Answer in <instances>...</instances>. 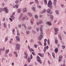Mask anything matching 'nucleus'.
Listing matches in <instances>:
<instances>
[{"mask_svg":"<svg viewBox=\"0 0 66 66\" xmlns=\"http://www.w3.org/2000/svg\"><path fill=\"white\" fill-rule=\"evenodd\" d=\"M52 55L54 58H55V54L54 53H52Z\"/></svg>","mask_w":66,"mask_h":66,"instance_id":"nucleus-30","label":"nucleus"},{"mask_svg":"<svg viewBox=\"0 0 66 66\" xmlns=\"http://www.w3.org/2000/svg\"><path fill=\"white\" fill-rule=\"evenodd\" d=\"M50 18L51 19V20H52L53 19V18H54V17H53V15H51L50 16Z\"/></svg>","mask_w":66,"mask_h":66,"instance_id":"nucleus-15","label":"nucleus"},{"mask_svg":"<svg viewBox=\"0 0 66 66\" xmlns=\"http://www.w3.org/2000/svg\"><path fill=\"white\" fill-rule=\"evenodd\" d=\"M57 33H58V32H55V35H56V34H57Z\"/></svg>","mask_w":66,"mask_h":66,"instance_id":"nucleus-62","label":"nucleus"},{"mask_svg":"<svg viewBox=\"0 0 66 66\" xmlns=\"http://www.w3.org/2000/svg\"><path fill=\"white\" fill-rule=\"evenodd\" d=\"M23 12H27V8H25L24 10L23 11Z\"/></svg>","mask_w":66,"mask_h":66,"instance_id":"nucleus-23","label":"nucleus"},{"mask_svg":"<svg viewBox=\"0 0 66 66\" xmlns=\"http://www.w3.org/2000/svg\"><path fill=\"white\" fill-rule=\"evenodd\" d=\"M34 3V2H30V5H31L32 3Z\"/></svg>","mask_w":66,"mask_h":66,"instance_id":"nucleus-58","label":"nucleus"},{"mask_svg":"<svg viewBox=\"0 0 66 66\" xmlns=\"http://www.w3.org/2000/svg\"><path fill=\"white\" fill-rule=\"evenodd\" d=\"M37 61L39 63H40V64H42V61H40V58L38 56H37Z\"/></svg>","mask_w":66,"mask_h":66,"instance_id":"nucleus-3","label":"nucleus"},{"mask_svg":"<svg viewBox=\"0 0 66 66\" xmlns=\"http://www.w3.org/2000/svg\"><path fill=\"white\" fill-rule=\"evenodd\" d=\"M31 9L32 10L34 11H35V9L34 7H31Z\"/></svg>","mask_w":66,"mask_h":66,"instance_id":"nucleus-26","label":"nucleus"},{"mask_svg":"<svg viewBox=\"0 0 66 66\" xmlns=\"http://www.w3.org/2000/svg\"><path fill=\"white\" fill-rule=\"evenodd\" d=\"M18 0H16L15 1V3H16L17 4V3H18L19 2V1H18Z\"/></svg>","mask_w":66,"mask_h":66,"instance_id":"nucleus-41","label":"nucleus"},{"mask_svg":"<svg viewBox=\"0 0 66 66\" xmlns=\"http://www.w3.org/2000/svg\"><path fill=\"white\" fill-rule=\"evenodd\" d=\"M32 53L33 55H35V54L34 52H32Z\"/></svg>","mask_w":66,"mask_h":66,"instance_id":"nucleus-47","label":"nucleus"},{"mask_svg":"<svg viewBox=\"0 0 66 66\" xmlns=\"http://www.w3.org/2000/svg\"><path fill=\"white\" fill-rule=\"evenodd\" d=\"M35 18L37 19V18H38V16H37V15H35Z\"/></svg>","mask_w":66,"mask_h":66,"instance_id":"nucleus-34","label":"nucleus"},{"mask_svg":"<svg viewBox=\"0 0 66 66\" xmlns=\"http://www.w3.org/2000/svg\"><path fill=\"white\" fill-rule=\"evenodd\" d=\"M47 43L49 45H50V42H49V39H48L47 40Z\"/></svg>","mask_w":66,"mask_h":66,"instance_id":"nucleus-38","label":"nucleus"},{"mask_svg":"<svg viewBox=\"0 0 66 66\" xmlns=\"http://www.w3.org/2000/svg\"><path fill=\"white\" fill-rule=\"evenodd\" d=\"M28 15H29L30 17L32 16V14L31 13H30V12H28Z\"/></svg>","mask_w":66,"mask_h":66,"instance_id":"nucleus-21","label":"nucleus"},{"mask_svg":"<svg viewBox=\"0 0 66 66\" xmlns=\"http://www.w3.org/2000/svg\"><path fill=\"white\" fill-rule=\"evenodd\" d=\"M32 57H33V56H32V55L31 54L30 55V58L31 59H32Z\"/></svg>","mask_w":66,"mask_h":66,"instance_id":"nucleus-59","label":"nucleus"},{"mask_svg":"<svg viewBox=\"0 0 66 66\" xmlns=\"http://www.w3.org/2000/svg\"><path fill=\"white\" fill-rule=\"evenodd\" d=\"M30 51H33V52L34 51L33 50L32 48H31L30 49Z\"/></svg>","mask_w":66,"mask_h":66,"instance_id":"nucleus-60","label":"nucleus"},{"mask_svg":"<svg viewBox=\"0 0 66 66\" xmlns=\"http://www.w3.org/2000/svg\"><path fill=\"white\" fill-rule=\"evenodd\" d=\"M46 12V10L45 9H44L43 10V11L41 12V14H43V13H45V12Z\"/></svg>","mask_w":66,"mask_h":66,"instance_id":"nucleus-17","label":"nucleus"},{"mask_svg":"<svg viewBox=\"0 0 66 66\" xmlns=\"http://www.w3.org/2000/svg\"><path fill=\"white\" fill-rule=\"evenodd\" d=\"M39 4H38V8H39V9H40V8H41V7H42L41 6H40L39 5Z\"/></svg>","mask_w":66,"mask_h":66,"instance_id":"nucleus-39","label":"nucleus"},{"mask_svg":"<svg viewBox=\"0 0 66 66\" xmlns=\"http://www.w3.org/2000/svg\"><path fill=\"white\" fill-rule=\"evenodd\" d=\"M62 59V56L60 55V56L59 58V61L60 62L61 61Z\"/></svg>","mask_w":66,"mask_h":66,"instance_id":"nucleus-7","label":"nucleus"},{"mask_svg":"<svg viewBox=\"0 0 66 66\" xmlns=\"http://www.w3.org/2000/svg\"><path fill=\"white\" fill-rule=\"evenodd\" d=\"M28 49H29V50L30 51V46L28 45Z\"/></svg>","mask_w":66,"mask_h":66,"instance_id":"nucleus-55","label":"nucleus"},{"mask_svg":"<svg viewBox=\"0 0 66 66\" xmlns=\"http://www.w3.org/2000/svg\"><path fill=\"white\" fill-rule=\"evenodd\" d=\"M3 26H4V27L5 28H6V24L5 23V22L4 23Z\"/></svg>","mask_w":66,"mask_h":66,"instance_id":"nucleus-19","label":"nucleus"},{"mask_svg":"<svg viewBox=\"0 0 66 66\" xmlns=\"http://www.w3.org/2000/svg\"><path fill=\"white\" fill-rule=\"evenodd\" d=\"M24 54H25V56H24V59H27L28 58V55L27 53H24Z\"/></svg>","mask_w":66,"mask_h":66,"instance_id":"nucleus-5","label":"nucleus"},{"mask_svg":"<svg viewBox=\"0 0 66 66\" xmlns=\"http://www.w3.org/2000/svg\"><path fill=\"white\" fill-rule=\"evenodd\" d=\"M41 23H43V21L42 20H41L39 21V24H41Z\"/></svg>","mask_w":66,"mask_h":66,"instance_id":"nucleus-32","label":"nucleus"},{"mask_svg":"<svg viewBox=\"0 0 66 66\" xmlns=\"http://www.w3.org/2000/svg\"><path fill=\"white\" fill-rule=\"evenodd\" d=\"M15 6H16V8H18V5H16Z\"/></svg>","mask_w":66,"mask_h":66,"instance_id":"nucleus-61","label":"nucleus"},{"mask_svg":"<svg viewBox=\"0 0 66 66\" xmlns=\"http://www.w3.org/2000/svg\"><path fill=\"white\" fill-rule=\"evenodd\" d=\"M22 26L23 27H24V28L25 29H27V27L26 26V24H23V23H22Z\"/></svg>","mask_w":66,"mask_h":66,"instance_id":"nucleus-10","label":"nucleus"},{"mask_svg":"<svg viewBox=\"0 0 66 66\" xmlns=\"http://www.w3.org/2000/svg\"><path fill=\"white\" fill-rule=\"evenodd\" d=\"M52 4V3L51 1L50 0L48 3V6L49 7L50 9H52V6L51 5Z\"/></svg>","mask_w":66,"mask_h":66,"instance_id":"nucleus-2","label":"nucleus"},{"mask_svg":"<svg viewBox=\"0 0 66 66\" xmlns=\"http://www.w3.org/2000/svg\"><path fill=\"white\" fill-rule=\"evenodd\" d=\"M54 30L55 32H58L59 31V29L57 28H54Z\"/></svg>","mask_w":66,"mask_h":66,"instance_id":"nucleus-12","label":"nucleus"},{"mask_svg":"<svg viewBox=\"0 0 66 66\" xmlns=\"http://www.w3.org/2000/svg\"><path fill=\"white\" fill-rule=\"evenodd\" d=\"M36 24L38 26H39V22H36Z\"/></svg>","mask_w":66,"mask_h":66,"instance_id":"nucleus-45","label":"nucleus"},{"mask_svg":"<svg viewBox=\"0 0 66 66\" xmlns=\"http://www.w3.org/2000/svg\"><path fill=\"white\" fill-rule=\"evenodd\" d=\"M19 31L18 30L17 31V35H18V36H19L20 35V34H19Z\"/></svg>","mask_w":66,"mask_h":66,"instance_id":"nucleus-31","label":"nucleus"},{"mask_svg":"<svg viewBox=\"0 0 66 66\" xmlns=\"http://www.w3.org/2000/svg\"><path fill=\"white\" fill-rule=\"evenodd\" d=\"M57 42H58V41L56 39H55V44H57Z\"/></svg>","mask_w":66,"mask_h":66,"instance_id":"nucleus-29","label":"nucleus"},{"mask_svg":"<svg viewBox=\"0 0 66 66\" xmlns=\"http://www.w3.org/2000/svg\"><path fill=\"white\" fill-rule=\"evenodd\" d=\"M42 35H40L38 37V39L39 40H41L42 39Z\"/></svg>","mask_w":66,"mask_h":66,"instance_id":"nucleus-6","label":"nucleus"},{"mask_svg":"<svg viewBox=\"0 0 66 66\" xmlns=\"http://www.w3.org/2000/svg\"><path fill=\"white\" fill-rule=\"evenodd\" d=\"M36 30L37 31V32H38L39 30V28L37 27L36 28Z\"/></svg>","mask_w":66,"mask_h":66,"instance_id":"nucleus-35","label":"nucleus"},{"mask_svg":"<svg viewBox=\"0 0 66 66\" xmlns=\"http://www.w3.org/2000/svg\"><path fill=\"white\" fill-rule=\"evenodd\" d=\"M44 46H46V45H47V44H46V43H44Z\"/></svg>","mask_w":66,"mask_h":66,"instance_id":"nucleus-56","label":"nucleus"},{"mask_svg":"<svg viewBox=\"0 0 66 66\" xmlns=\"http://www.w3.org/2000/svg\"><path fill=\"white\" fill-rule=\"evenodd\" d=\"M44 2L45 3V4H47V2L46 0H44Z\"/></svg>","mask_w":66,"mask_h":66,"instance_id":"nucleus-43","label":"nucleus"},{"mask_svg":"<svg viewBox=\"0 0 66 66\" xmlns=\"http://www.w3.org/2000/svg\"><path fill=\"white\" fill-rule=\"evenodd\" d=\"M13 16H15V12H14L12 14V15Z\"/></svg>","mask_w":66,"mask_h":66,"instance_id":"nucleus-54","label":"nucleus"},{"mask_svg":"<svg viewBox=\"0 0 66 66\" xmlns=\"http://www.w3.org/2000/svg\"><path fill=\"white\" fill-rule=\"evenodd\" d=\"M62 48L63 49H65V46L62 45Z\"/></svg>","mask_w":66,"mask_h":66,"instance_id":"nucleus-36","label":"nucleus"},{"mask_svg":"<svg viewBox=\"0 0 66 66\" xmlns=\"http://www.w3.org/2000/svg\"><path fill=\"white\" fill-rule=\"evenodd\" d=\"M25 19V18H23L22 19V20L23 21Z\"/></svg>","mask_w":66,"mask_h":66,"instance_id":"nucleus-57","label":"nucleus"},{"mask_svg":"<svg viewBox=\"0 0 66 66\" xmlns=\"http://www.w3.org/2000/svg\"><path fill=\"white\" fill-rule=\"evenodd\" d=\"M46 23L47 24H48V25L49 26H51V23L48 22H46Z\"/></svg>","mask_w":66,"mask_h":66,"instance_id":"nucleus-22","label":"nucleus"},{"mask_svg":"<svg viewBox=\"0 0 66 66\" xmlns=\"http://www.w3.org/2000/svg\"><path fill=\"white\" fill-rule=\"evenodd\" d=\"M50 12H51V9H48L47 10V13H49V14L50 13Z\"/></svg>","mask_w":66,"mask_h":66,"instance_id":"nucleus-13","label":"nucleus"},{"mask_svg":"<svg viewBox=\"0 0 66 66\" xmlns=\"http://www.w3.org/2000/svg\"><path fill=\"white\" fill-rule=\"evenodd\" d=\"M47 49H48V46H47L46 47H44V52H46V50L47 49Z\"/></svg>","mask_w":66,"mask_h":66,"instance_id":"nucleus-9","label":"nucleus"},{"mask_svg":"<svg viewBox=\"0 0 66 66\" xmlns=\"http://www.w3.org/2000/svg\"><path fill=\"white\" fill-rule=\"evenodd\" d=\"M21 11V9H19L18 10V13H20Z\"/></svg>","mask_w":66,"mask_h":66,"instance_id":"nucleus-24","label":"nucleus"},{"mask_svg":"<svg viewBox=\"0 0 66 66\" xmlns=\"http://www.w3.org/2000/svg\"><path fill=\"white\" fill-rule=\"evenodd\" d=\"M32 29V27L31 26H29L27 28V30H31Z\"/></svg>","mask_w":66,"mask_h":66,"instance_id":"nucleus-27","label":"nucleus"},{"mask_svg":"<svg viewBox=\"0 0 66 66\" xmlns=\"http://www.w3.org/2000/svg\"><path fill=\"white\" fill-rule=\"evenodd\" d=\"M31 24H33V21H31Z\"/></svg>","mask_w":66,"mask_h":66,"instance_id":"nucleus-51","label":"nucleus"},{"mask_svg":"<svg viewBox=\"0 0 66 66\" xmlns=\"http://www.w3.org/2000/svg\"><path fill=\"white\" fill-rule=\"evenodd\" d=\"M16 47L17 50H19L20 49V45L19 44L17 43L16 45Z\"/></svg>","mask_w":66,"mask_h":66,"instance_id":"nucleus-4","label":"nucleus"},{"mask_svg":"<svg viewBox=\"0 0 66 66\" xmlns=\"http://www.w3.org/2000/svg\"><path fill=\"white\" fill-rule=\"evenodd\" d=\"M23 16V14L22 13H21L20 14V18L19 19H21V18H22V17Z\"/></svg>","mask_w":66,"mask_h":66,"instance_id":"nucleus-11","label":"nucleus"},{"mask_svg":"<svg viewBox=\"0 0 66 66\" xmlns=\"http://www.w3.org/2000/svg\"><path fill=\"white\" fill-rule=\"evenodd\" d=\"M11 19H15V17L12 15L11 16Z\"/></svg>","mask_w":66,"mask_h":66,"instance_id":"nucleus-25","label":"nucleus"},{"mask_svg":"<svg viewBox=\"0 0 66 66\" xmlns=\"http://www.w3.org/2000/svg\"><path fill=\"white\" fill-rule=\"evenodd\" d=\"M16 39L17 41L18 42H19V40H20V39H19V37L18 36H16Z\"/></svg>","mask_w":66,"mask_h":66,"instance_id":"nucleus-8","label":"nucleus"},{"mask_svg":"<svg viewBox=\"0 0 66 66\" xmlns=\"http://www.w3.org/2000/svg\"><path fill=\"white\" fill-rule=\"evenodd\" d=\"M34 46L35 48H37V45H36L35 44H34Z\"/></svg>","mask_w":66,"mask_h":66,"instance_id":"nucleus-49","label":"nucleus"},{"mask_svg":"<svg viewBox=\"0 0 66 66\" xmlns=\"http://www.w3.org/2000/svg\"><path fill=\"white\" fill-rule=\"evenodd\" d=\"M33 41H34L33 40L31 39L30 40V42H33Z\"/></svg>","mask_w":66,"mask_h":66,"instance_id":"nucleus-63","label":"nucleus"},{"mask_svg":"<svg viewBox=\"0 0 66 66\" xmlns=\"http://www.w3.org/2000/svg\"><path fill=\"white\" fill-rule=\"evenodd\" d=\"M35 3H36V4H37V5H38V4H39V3H38V0H35Z\"/></svg>","mask_w":66,"mask_h":66,"instance_id":"nucleus-20","label":"nucleus"},{"mask_svg":"<svg viewBox=\"0 0 66 66\" xmlns=\"http://www.w3.org/2000/svg\"><path fill=\"white\" fill-rule=\"evenodd\" d=\"M61 43L62 44H63V45H64V43H63V41H61Z\"/></svg>","mask_w":66,"mask_h":66,"instance_id":"nucleus-53","label":"nucleus"},{"mask_svg":"<svg viewBox=\"0 0 66 66\" xmlns=\"http://www.w3.org/2000/svg\"><path fill=\"white\" fill-rule=\"evenodd\" d=\"M9 55L10 56V57H12V55L11 53L9 54Z\"/></svg>","mask_w":66,"mask_h":66,"instance_id":"nucleus-42","label":"nucleus"},{"mask_svg":"<svg viewBox=\"0 0 66 66\" xmlns=\"http://www.w3.org/2000/svg\"><path fill=\"white\" fill-rule=\"evenodd\" d=\"M9 51V50H7L5 51L6 53H7V52H8Z\"/></svg>","mask_w":66,"mask_h":66,"instance_id":"nucleus-37","label":"nucleus"},{"mask_svg":"<svg viewBox=\"0 0 66 66\" xmlns=\"http://www.w3.org/2000/svg\"><path fill=\"white\" fill-rule=\"evenodd\" d=\"M48 62L49 64H51V63H50V61L49 60L48 61Z\"/></svg>","mask_w":66,"mask_h":66,"instance_id":"nucleus-52","label":"nucleus"},{"mask_svg":"<svg viewBox=\"0 0 66 66\" xmlns=\"http://www.w3.org/2000/svg\"><path fill=\"white\" fill-rule=\"evenodd\" d=\"M47 39H45L44 40V43H46V42H47Z\"/></svg>","mask_w":66,"mask_h":66,"instance_id":"nucleus-44","label":"nucleus"},{"mask_svg":"<svg viewBox=\"0 0 66 66\" xmlns=\"http://www.w3.org/2000/svg\"><path fill=\"white\" fill-rule=\"evenodd\" d=\"M18 27L19 28H20L21 27V24H19Z\"/></svg>","mask_w":66,"mask_h":66,"instance_id":"nucleus-33","label":"nucleus"},{"mask_svg":"<svg viewBox=\"0 0 66 66\" xmlns=\"http://www.w3.org/2000/svg\"><path fill=\"white\" fill-rule=\"evenodd\" d=\"M3 11H4L6 13H8L9 12V11H8L7 8V7H5L4 9L2 8H0V12H2Z\"/></svg>","mask_w":66,"mask_h":66,"instance_id":"nucleus-1","label":"nucleus"},{"mask_svg":"<svg viewBox=\"0 0 66 66\" xmlns=\"http://www.w3.org/2000/svg\"><path fill=\"white\" fill-rule=\"evenodd\" d=\"M32 32L33 33H34V34H35V33L36 32H35V31L34 30H32Z\"/></svg>","mask_w":66,"mask_h":66,"instance_id":"nucleus-50","label":"nucleus"},{"mask_svg":"<svg viewBox=\"0 0 66 66\" xmlns=\"http://www.w3.org/2000/svg\"><path fill=\"white\" fill-rule=\"evenodd\" d=\"M29 31H26V34H29Z\"/></svg>","mask_w":66,"mask_h":66,"instance_id":"nucleus-48","label":"nucleus"},{"mask_svg":"<svg viewBox=\"0 0 66 66\" xmlns=\"http://www.w3.org/2000/svg\"><path fill=\"white\" fill-rule=\"evenodd\" d=\"M56 14L59 15V12L58 10H56L55 11Z\"/></svg>","mask_w":66,"mask_h":66,"instance_id":"nucleus-28","label":"nucleus"},{"mask_svg":"<svg viewBox=\"0 0 66 66\" xmlns=\"http://www.w3.org/2000/svg\"><path fill=\"white\" fill-rule=\"evenodd\" d=\"M59 39L60 40H62V39L61 38V35H59Z\"/></svg>","mask_w":66,"mask_h":66,"instance_id":"nucleus-40","label":"nucleus"},{"mask_svg":"<svg viewBox=\"0 0 66 66\" xmlns=\"http://www.w3.org/2000/svg\"><path fill=\"white\" fill-rule=\"evenodd\" d=\"M60 46V44H58L57 45V47L59 48V47Z\"/></svg>","mask_w":66,"mask_h":66,"instance_id":"nucleus-64","label":"nucleus"},{"mask_svg":"<svg viewBox=\"0 0 66 66\" xmlns=\"http://www.w3.org/2000/svg\"><path fill=\"white\" fill-rule=\"evenodd\" d=\"M40 32H43V29H42V28H40Z\"/></svg>","mask_w":66,"mask_h":66,"instance_id":"nucleus-46","label":"nucleus"},{"mask_svg":"<svg viewBox=\"0 0 66 66\" xmlns=\"http://www.w3.org/2000/svg\"><path fill=\"white\" fill-rule=\"evenodd\" d=\"M54 51L55 53H56L58 51V49L57 48H55V49Z\"/></svg>","mask_w":66,"mask_h":66,"instance_id":"nucleus-16","label":"nucleus"},{"mask_svg":"<svg viewBox=\"0 0 66 66\" xmlns=\"http://www.w3.org/2000/svg\"><path fill=\"white\" fill-rule=\"evenodd\" d=\"M38 55H40V56H41V57H44V56L42 54L40 53H38Z\"/></svg>","mask_w":66,"mask_h":66,"instance_id":"nucleus-18","label":"nucleus"},{"mask_svg":"<svg viewBox=\"0 0 66 66\" xmlns=\"http://www.w3.org/2000/svg\"><path fill=\"white\" fill-rule=\"evenodd\" d=\"M54 6L56 8L57 7L56 6V2H55L53 3Z\"/></svg>","mask_w":66,"mask_h":66,"instance_id":"nucleus-14","label":"nucleus"}]
</instances>
